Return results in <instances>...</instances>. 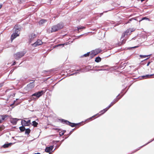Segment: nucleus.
<instances>
[{
    "label": "nucleus",
    "mask_w": 154,
    "mask_h": 154,
    "mask_svg": "<svg viewBox=\"0 0 154 154\" xmlns=\"http://www.w3.org/2000/svg\"><path fill=\"white\" fill-rule=\"evenodd\" d=\"M63 27V25L62 23H59L56 25L53 26L52 27L51 32H52L57 31L59 30L62 29Z\"/></svg>",
    "instance_id": "1"
},
{
    "label": "nucleus",
    "mask_w": 154,
    "mask_h": 154,
    "mask_svg": "<svg viewBox=\"0 0 154 154\" xmlns=\"http://www.w3.org/2000/svg\"><path fill=\"white\" fill-rule=\"evenodd\" d=\"M25 54L26 52L24 51L17 52L14 54V57L15 59L18 60L23 57Z\"/></svg>",
    "instance_id": "2"
},
{
    "label": "nucleus",
    "mask_w": 154,
    "mask_h": 154,
    "mask_svg": "<svg viewBox=\"0 0 154 154\" xmlns=\"http://www.w3.org/2000/svg\"><path fill=\"white\" fill-rule=\"evenodd\" d=\"M61 122L63 124H66L67 125H68L71 126L72 127L75 126L77 125H78L79 123H71L67 120H64V119H60Z\"/></svg>",
    "instance_id": "3"
},
{
    "label": "nucleus",
    "mask_w": 154,
    "mask_h": 154,
    "mask_svg": "<svg viewBox=\"0 0 154 154\" xmlns=\"http://www.w3.org/2000/svg\"><path fill=\"white\" fill-rule=\"evenodd\" d=\"M35 86L34 82H30L25 87V89L27 91H30Z\"/></svg>",
    "instance_id": "4"
},
{
    "label": "nucleus",
    "mask_w": 154,
    "mask_h": 154,
    "mask_svg": "<svg viewBox=\"0 0 154 154\" xmlns=\"http://www.w3.org/2000/svg\"><path fill=\"white\" fill-rule=\"evenodd\" d=\"M45 91L43 90L38 91V92H36L33 94L32 96H35L37 98H38L42 96L44 93H45Z\"/></svg>",
    "instance_id": "5"
},
{
    "label": "nucleus",
    "mask_w": 154,
    "mask_h": 154,
    "mask_svg": "<svg viewBox=\"0 0 154 154\" xmlns=\"http://www.w3.org/2000/svg\"><path fill=\"white\" fill-rule=\"evenodd\" d=\"M134 30L132 29H129L127 30L123 34L121 37V40H122L125 35H128L131 34V32H132Z\"/></svg>",
    "instance_id": "6"
},
{
    "label": "nucleus",
    "mask_w": 154,
    "mask_h": 154,
    "mask_svg": "<svg viewBox=\"0 0 154 154\" xmlns=\"http://www.w3.org/2000/svg\"><path fill=\"white\" fill-rule=\"evenodd\" d=\"M102 51V50L100 48L96 49L94 50L91 51V57H92L93 56H94L98 53H100Z\"/></svg>",
    "instance_id": "7"
},
{
    "label": "nucleus",
    "mask_w": 154,
    "mask_h": 154,
    "mask_svg": "<svg viewBox=\"0 0 154 154\" xmlns=\"http://www.w3.org/2000/svg\"><path fill=\"white\" fill-rule=\"evenodd\" d=\"M20 29L19 28L16 29V30L15 31V32L13 33L11 35V41H12L16 37L19 35V34H18L17 33L18 32V31H19Z\"/></svg>",
    "instance_id": "8"
},
{
    "label": "nucleus",
    "mask_w": 154,
    "mask_h": 154,
    "mask_svg": "<svg viewBox=\"0 0 154 154\" xmlns=\"http://www.w3.org/2000/svg\"><path fill=\"white\" fill-rule=\"evenodd\" d=\"M30 122V120H29L27 121L25 120H22L21 123L22 125L23 126H29L31 124Z\"/></svg>",
    "instance_id": "9"
},
{
    "label": "nucleus",
    "mask_w": 154,
    "mask_h": 154,
    "mask_svg": "<svg viewBox=\"0 0 154 154\" xmlns=\"http://www.w3.org/2000/svg\"><path fill=\"white\" fill-rule=\"evenodd\" d=\"M36 35L33 33L31 34L29 36V42L30 43H32L33 42L34 39L36 38Z\"/></svg>",
    "instance_id": "10"
},
{
    "label": "nucleus",
    "mask_w": 154,
    "mask_h": 154,
    "mask_svg": "<svg viewBox=\"0 0 154 154\" xmlns=\"http://www.w3.org/2000/svg\"><path fill=\"white\" fill-rule=\"evenodd\" d=\"M42 44V42L40 40H38L37 41L32 44V46L34 47H36L39 45H41Z\"/></svg>",
    "instance_id": "11"
},
{
    "label": "nucleus",
    "mask_w": 154,
    "mask_h": 154,
    "mask_svg": "<svg viewBox=\"0 0 154 154\" xmlns=\"http://www.w3.org/2000/svg\"><path fill=\"white\" fill-rule=\"evenodd\" d=\"M54 146H50L49 147H46L45 149V151L47 152L50 153L53 148Z\"/></svg>",
    "instance_id": "12"
},
{
    "label": "nucleus",
    "mask_w": 154,
    "mask_h": 154,
    "mask_svg": "<svg viewBox=\"0 0 154 154\" xmlns=\"http://www.w3.org/2000/svg\"><path fill=\"white\" fill-rule=\"evenodd\" d=\"M7 117V116L6 115H1L0 116V119H1L2 120H0V123L2 122V120H5V118Z\"/></svg>",
    "instance_id": "13"
},
{
    "label": "nucleus",
    "mask_w": 154,
    "mask_h": 154,
    "mask_svg": "<svg viewBox=\"0 0 154 154\" xmlns=\"http://www.w3.org/2000/svg\"><path fill=\"white\" fill-rule=\"evenodd\" d=\"M19 119L17 118H14L11 121V122L14 125H16L17 123V121Z\"/></svg>",
    "instance_id": "14"
},
{
    "label": "nucleus",
    "mask_w": 154,
    "mask_h": 154,
    "mask_svg": "<svg viewBox=\"0 0 154 154\" xmlns=\"http://www.w3.org/2000/svg\"><path fill=\"white\" fill-rule=\"evenodd\" d=\"M12 144V143H5L3 146V147L4 148H6L9 147Z\"/></svg>",
    "instance_id": "15"
},
{
    "label": "nucleus",
    "mask_w": 154,
    "mask_h": 154,
    "mask_svg": "<svg viewBox=\"0 0 154 154\" xmlns=\"http://www.w3.org/2000/svg\"><path fill=\"white\" fill-rule=\"evenodd\" d=\"M81 69H78L76 71V72H74L72 74H70L69 75L71 76V75H76L77 74H79V71H81Z\"/></svg>",
    "instance_id": "16"
},
{
    "label": "nucleus",
    "mask_w": 154,
    "mask_h": 154,
    "mask_svg": "<svg viewBox=\"0 0 154 154\" xmlns=\"http://www.w3.org/2000/svg\"><path fill=\"white\" fill-rule=\"evenodd\" d=\"M47 21V20H46L45 19H42L39 22V23L40 25H42L44 23H45Z\"/></svg>",
    "instance_id": "17"
},
{
    "label": "nucleus",
    "mask_w": 154,
    "mask_h": 154,
    "mask_svg": "<svg viewBox=\"0 0 154 154\" xmlns=\"http://www.w3.org/2000/svg\"><path fill=\"white\" fill-rule=\"evenodd\" d=\"M101 60V58L99 57H98L95 58V61L97 63L99 62Z\"/></svg>",
    "instance_id": "18"
},
{
    "label": "nucleus",
    "mask_w": 154,
    "mask_h": 154,
    "mask_svg": "<svg viewBox=\"0 0 154 154\" xmlns=\"http://www.w3.org/2000/svg\"><path fill=\"white\" fill-rule=\"evenodd\" d=\"M25 134L28 135L30 132L31 130L29 128H27L25 129Z\"/></svg>",
    "instance_id": "19"
},
{
    "label": "nucleus",
    "mask_w": 154,
    "mask_h": 154,
    "mask_svg": "<svg viewBox=\"0 0 154 154\" xmlns=\"http://www.w3.org/2000/svg\"><path fill=\"white\" fill-rule=\"evenodd\" d=\"M24 126H23L22 125V126L20 127H19L20 130L21 131H23L25 130L26 128Z\"/></svg>",
    "instance_id": "20"
},
{
    "label": "nucleus",
    "mask_w": 154,
    "mask_h": 154,
    "mask_svg": "<svg viewBox=\"0 0 154 154\" xmlns=\"http://www.w3.org/2000/svg\"><path fill=\"white\" fill-rule=\"evenodd\" d=\"M32 125L34 127H36L37 126L38 123L36 122L35 121H33L32 122Z\"/></svg>",
    "instance_id": "21"
},
{
    "label": "nucleus",
    "mask_w": 154,
    "mask_h": 154,
    "mask_svg": "<svg viewBox=\"0 0 154 154\" xmlns=\"http://www.w3.org/2000/svg\"><path fill=\"white\" fill-rule=\"evenodd\" d=\"M119 95H120V94H119L116 98L117 101H118L120 99H121L122 97L123 96L124 94L122 95L119 97H118L119 96Z\"/></svg>",
    "instance_id": "22"
},
{
    "label": "nucleus",
    "mask_w": 154,
    "mask_h": 154,
    "mask_svg": "<svg viewBox=\"0 0 154 154\" xmlns=\"http://www.w3.org/2000/svg\"><path fill=\"white\" fill-rule=\"evenodd\" d=\"M90 54V52H88L87 53L85 54L84 55H83L81 57H87L88 56H89Z\"/></svg>",
    "instance_id": "23"
},
{
    "label": "nucleus",
    "mask_w": 154,
    "mask_h": 154,
    "mask_svg": "<svg viewBox=\"0 0 154 154\" xmlns=\"http://www.w3.org/2000/svg\"><path fill=\"white\" fill-rule=\"evenodd\" d=\"M115 103V101H112V102L111 103L109 104V105L107 107V108L109 109V108L111 106L113 105Z\"/></svg>",
    "instance_id": "24"
},
{
    "label": "nucleus",
    "mask_w": 154,
    "mask_h": 154,
    "mask_svg": "<svg viewBox=\"0 0 154 154\" xmlns=\"http://www.w3.org/2000/svg\"><path fill=\"white\" fill-rule=\"evenodd\" d=\"M85 28V27L84 26H79L77 27V29L79 31L80 29H84Z\"/></svg>",
    "instance_id": "25"
},
{
    "label": "nucleus",
    "mask_w": 154,
    "mask_h": 154,
    "mask_svg": "<svg viewBox=\"0 0 154 154\" xmlns=\"http://www.w3.org/2000/svg\"><path fill=\"white\" fill-rule=\"evenodd\" d=\"M154 75V74H151V75H145L143 76H142V77H143V78L145 77H148L149 76H153Z\"/></svg>",
    "instance_id": "26"
},
{
    "label": "nucleus",
    "mask_w": 154,
    "mask_h": 154,
    "mask_svg": "<svg viewBox=\"0 0 154 154\" xmlns=\"http://www.w3.org/2000/svg\"><path fill=\"white\" fill-rule=\"evenodd\" d=\"M108 109H109L107 108V107L106 108H105V109H104L103 110V111H104V112H102V113L100 114V115H102V114H104V113H105V112H106V111H107V110H108Z\"/></svg>",
    "instance_id": "27"
},
{
    "label": "nucleus",
    "mask_w": 154,
    "mask_h": 154,
    "mask_svg": "<svg viewBox=\"0 0 154 154\" xmlns=\"http://www.w3.org/2000/svg\"><path fill=\"white\" fill-rule=\"evenodd\" d=\"M154 140V138L152 139V140L148 142V143H146V144H145L143 145V146H141L140 147V148H141L143 146H146V145H147V144H148V143H150L151 142H152V141H153Z\"/></svg>",
    "instance_id": "28"
},
{
    "label": "nucleus",
    "mask_w": 154,
    "mask_h": 154,
    "mask_svg": "<svg viewBox=\"0 0 154 154\" xmlns=\"http://www.w3.org/2000/svg\"><path fill=\"white\" fill-rule=\"evenodd\" d=\"M150 55H140V57H143V58H145V57H146L148 56H150Z\"/></svg>",
    "instance_id": "29"
},
{
    "label": "nucleus",
    "mask_w": 154,
    "mask_h": 154,
    "mask_svg": "<svg viewBox=\"0 0 154 154\" xmlns=\"http://www.w3.org/2000/svg\"><path fill=\"white\" fill-rule=\"evenodd\" d=\"M98 114H96V115H94L93 116H92V117H90V118H89L88 119H87V120H91V119H92V118H93V117H95V116L97 115H98Z\"/></svg>",
    "instance_id": "30"
},
{
    "label": "nucleus",
    "mask_w": 154,
    "mask_h": 154,
    "mask_svg": "<svg viewBox=\"0 0 154 154\" xmlns=\"http://www.w3.org/2000/svg\"><path fill=\"white\" fill-rule=\"evenodd\" d=\"M149 20V19L148 18L146 17H143L142 18V20Z\"/></svg>",
    "instance_id": "31"
},
{
    "label": "nucleus",
    "mask_w": 154,
    "mask_h": 154,
    "mask_svg": "<svg viewBox=\"0 0 154 154\" xmlns=\"http://www.w3.org/2000/svg\"><path fill=\"white\" fill-rule=\"evenodd\" d=\"M64 45H65L64 44H59V45H57L56 46H55V47H58L59 46H63Z\"/></svg>",
    "instance_id": "32"
},
{
    "label": "nucleus",
    "mask_w": 154,
    "mask_h": 154,
    "mask_svg": "<svg viewBox=\"0 0 154 154\" xmlns=\"http://www.w3.org/2000/svg\"><path fill=\"white\" fill-rule=\"evenodd\" d=\"M140 148H140H139V149H138L136 150L135 151H133V152H132L131 153V154H133V153L135 152H136L137 151V150H139Z\"/></svg>",
    "instance_id": "33"
},
{
    "label": "nucleus",
    "mask_w": 154,
    "mask_h": 154,
    "mask_svg": "<svg viewBox=\"0 0 154 154\" xmlns=\"http://www.w3.org/2000/svg\"><path fill=\"white\" fill-rule=\"evenodd\" d=\"M125 42V40L124 39H123L122 40V44H124Z\"/></svg>",
    "instance_id": "34"
},
{
    "label": "nucleus",
    "mask_w": 154,
    "mask_h": 154,
    "mask_svg": "<svg viewBox=\"0 0 154 154\" xmlns=\"http://www.w3.org/2000/svg\"><path fill=\"white\" fill-rule=\"evenodd\" d=\"M64 134V132H60V136H61L62 135H63Z\"/></svg>",
    "instance_id": "35"
},
{
    "label": "nucleus",
    "mask_w": 154,
    "mask_h": 154,
    "mask_svg": "<svg viewBox=\"0 0 154 154\" xmlns=\"http://www.w3.org/2000/svg\"><path fill=\"white\" fill-rule=\"evenodd\" d=\"M60 144H61L58 146H56V148L54 149V150L53 151V152L55 149L56 148H58L59 147V146H60Z\"/></svg>",
    "instance_id": "36"
},
{
    "label": "nucleus",
    "mask_w": 154,
    "mask_h": 154,
    "mask_svg": "<svg viewBox=\"0 0 154 154\" xmlns=\"http://www.w3.org/2000/svg\"><path fill=\"white\" fill-rule=\"evenodd\" d=\"M16 62L15 61H14V63L12 64V65H14L16 64Z\"/></svg>",
    "instance_id": "37"
},
{
    "label": "nucleus",
    "mask_w": 154,
    "mask_h": 154,
    "mask_svg": "<svg viewBox=\"0 0 154 154\" xmlns=\"http://www.w3.org/2000/svg\"><path fill=\"white\" fill-rule=\"evenodd\" d=\"M150 63H151L150 62H149L147 64V66H149V64H150Z\"/></svg>",
    "instance_id": "38"
},
{
    "label": "nucleus",
    "mask_w": 154,
    "mask_h": 154,
    "mask_svg": "<svg viewBox=\"0 0 154 154\" xmlns=\"http://www.w3.org/2000/svg\"><path fill=\"white\" fill-rule=\"evenodd\" d=\"M3 85V83H1L0 84V88Z\"/></svg>",
    "instance_id": "39"
},
{
    "label": "nucleus",
    "mask_w": 154,
    "mask_h": 154,
    "mask_svg": "<svg viewBox=\"0 0 154 154\" xmlns=\"http://www.w3.org/2000/svg\"><path fill=\"white\" fill-rule=\"evenodd\" d=\"M113 101H115V103L117 102L116 101V98H115Z\"/></svg>",
    "instance_id": "40"
},
{
    "label": "nucleus",
    "mask_w": 154,
    "mask_h": 154,
    "mask_svg": "<svg viewBox=\"0 0 154 154\" xmlns=\"http://www.w3.org/2000/svg\"><path fill=\"white\" fill-rule=\"evenodd\" d=\"M138 47V46H136L134 47H132L131 48H137Z\"/></svg>",
    "instance_id": "41"
},
{
    "label": "nucleus",
    "mask_w": 154,
    "mask_h": 154,
    "mask_svg": "<svg viewBox=\"0 0 154 154\" xmlns=\"http://www.w3.org/2000/svg\"><path fill=\"white\" fill-rule=\"evenodd\" d=\"M106 69H104L103 70H102V69H98V70H97V71H99V70H106Z\"/></svg>",
    "instance_id": "42"
},
{
    "label": "nucleus",
    "mask_w": 154,
    "mask_h": 154,
    "mask_svg": "<svg viewBox=\"0 0 154 154\" xmlns=\"http://www.w3.org/2000/svg\"><path fill=\"white\" fill-rule=\"evenodd\" d=\"M104 112V111H103V110H101L100 112V113H101V114L102 113V112Z\"/></svg>",
    "instance_id": "43"
},
{
    "label": "nucleus",
    "mask_w": 154,
    "mask_h": 154,
    "mask_svg": "<svg viewBox=\"0 0 154 154\" xmlns=\"http://www.w3.org/2000/svg\"><path fill=\"white\" fill-rule=\"evenodd\" d=\"M107 65H105L104 66H102V67H106V66H107Z\"/></svg>",
    "instance_id": "44"
},
{
    "label": "nucleus",
    "mask_w": 154,
    "mask_h": 154,
    "mask_svg": "<svg viewBox=\"0 0 154 154\" xmlns=\"http://www.w3.org/2000/svg\"><path fill=\"white\" fill-rule=\"evenodd\" d=\"M34 154H41V153H39V152H37V153H35Z\"/></svg>",
    "instance_id": "45"
},
{
    "label": "nucleus",
    "mask_w": 154,
    "mask_h": 154,
    "mask_svg": "<svg viewBox=\"0 0 154 154\" xmlns=\"http://www.w3.org/2000/svg\"><path fill=\"white\" fill-rule=\"evenodd\" d=\"M133 19V18H132V19H130L129 20V21H131V20H132V19Z\"/></svg>",
    "instance_id": "46"
},
{
    "label": "nucleus",
    "mask_w": 154,
    "mask_h": 154,
    "mask_svg": "<svg viewBox=\"0 0 154 154\" xmlns=\"http://www.w3.org/2000/svg\"><path fill=\"white\" fill-rule=\"evenodd\" d=\"M2 4H0V9L2 7Z\"/></svg>",
    "instance_id": "47"
},
{
    "label": "nucleus",
    "mask_w": 154,
    "mask_h": 154,
    "mask_svg": "<svg viewBox=\"0 0 154 154\" xmlns=\"http://www.w3.org/2000/svg\"><path fill=\"white\" fill-rule=\"evenodd\" d=\"M148 59H149V58H146V59H145V60H146Z\"/></svg>",
    "instance_id": "48"
},
{
    "label": "nucleus",
    "mask_w": 154,
    "mask_h": 154,
    "mask_svg": "<svg viewBox=\"0 0 154 154\" xmlns=\"http://www.w3.org/2000/svg\"><path fill=\"white\" fill-rule=\"evenodd\" d=\"M64 140L63 139V140H62L61 141V142H63V141Z\"/></svg>",
    "instance_id": "49"
},
{
    "label": "nucleus",
    "mask_w": 154,
    "mask_h": 154,
    "mask_svg": "<svg viewBox=\"0 0 154 154\" xmlns=\"http://www.w3.org/2000/svg\"><path fill=\"white\" fill-rule=\"evenodd\" d=\"M59 141H57H57H56V143H57V142H59Z\"/></svg>",
    "instance_id": "50"
},
{
    "label": "nucleus",
    "mask_w": 154,
    "mask_h": 154,
    "mask_svg": "<svg viewBox=\"0 0 154 154\" xmlns=\"http://www.w3.org/2000/svg\"><path fill=\"white\" fill-rule=\"evenodd\" d=\"M72 132V131H71L70 132V133H69V134H71Z\"/></svg>",
    "instance_id": "51"
},
{
    "label": "nucleus",
    "mask_w": 154,
    "mask_h": 154,
    "mask_svg": "<svg viewBox=\"0 0 154 154\" xmlns=\"http://www.w3.org/2000/svg\"><path fill=\"white\" fill-rule=\"evenodd\" d=\"M72 132V131H71L70 132V133H69V134H71Z\"/></svg>",
    "instance_id": "52"
},
{
    "label": "nucleus",
    "mask_w": 154,
    "mask_h": 154,
    "mask_svg": "<svg viewBox=\"0 0 154 154\" xmlns=\"http://www.w3.org/2000/svg\"><path fill=\"white\" fill-rule=\"evenodd\" d=\"M14 104V103H13V104H11V106H12V105H13Z\"/></svg>",
    "instance_id": "53"
},
{
    "label": "nucleus",
    "mask_w": 154,
    "mask_h": 154,
    "mask_svg": "<svg viewBox=\"0 0 154 154\" xmlns=\"http://www.w3.org/2000/svg\"><path fill=\"white\" fill-rule=\"evenodd\" d=\"M144 0H141V2H142L143 1H144Z\"/></svg>",
    "instance_id": "54"
},
{
    "label": "nucleus",
    "mask_w": 154,
    "mask_h": 154,
    "mask_svg": "<svg viewBox=\"0 0 154 154\" xmlns=\"http://www.w3.org/2000/svg\"><path fill=\"white\" fill-rule=\"evenodd\" d=\"M75 129V128H74V129H72V131Z\"/></svg>",
    "instance_id": "55"
},
{
    "label": "nucleus",
    "mask_w": 154,
    "mask_h": 154,
    "mask_svg": "<svg viewBox=\"0 0 154 154\" xmlns=\"http://www.w3.org/2000/svg\"><path fill=\"white\" fill-rule=\"evenodd\" d=\"M96 67H97V68H98L99 67V66H96Z\"/></svg>",
    "instance_id": "56"
},
{
    "label": "nucleus",
    "mask_w": 154,
    "mask_h": 154,
    "mask_svg": "<svg viewBox=\"0 0 154 154\" xmlns=\"http://www.w3.org/2000/svg\"><path fill=\"white\" fill-rule=\"evenodd\" d=\"M101 15H102L103 14V13H102L101 14Z\"/></svg>",
    "instance_id": "57"
},
{
    "label": "nucleus",
    "mask_w": 154,
    "mask_h": 154,
    "mask_svg": "<svg viewBox=\"0 0 154 154\" xmlns=\"http://www.w3.org/2000/svg\"><path fill=\"white\" fill-rule=\"evenodd\" d=\"M49 154H50V153H49Z\"/></svg>",
    "instance_id": "58"
}]
</instances>
